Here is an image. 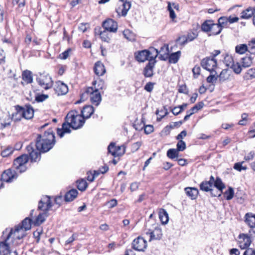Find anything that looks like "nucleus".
Here are the masks:
<instances>
[{
  "instance_id": "f257e3e1",
  "label": "nucleus",
  "mask_w": 255,
  "mask_h": 255,
  "mask_svg": "<svg viewBox=\"0 0 255 255\" xmlns=\"http://www.w3.org/2000/svg\"><path fill=\"white\" fill-rule=\"evenodd\" d=\"M55 136L52 129H49L41 136L38 135L35 143H30L26 147L32 162L40 160L41 152H46L51 149L55 144Z\"/></svg>"
},
{
  "instance_id": "f03ea898",
  "label": "nucleus",
  "mask_w": 255,
  "mask_h": 255,
  "mask_svg": "<svg viewBox=\"0 0 255 255\" xmlns=\"http://www.w3.org/2000/svg\"><path fill=\"white\" fill-rule=\"evenodd\" d=\"M67 123L71 124V128L74 129L81 128L85 123V120L76 110L70 111L65 118Z\"/></svg>"
},
{
  "instance_id": "7ed1b4c3",
  "label": "nucleus",
  "mask_w": 255,
  "mask_h": 255,
  "mask_svg": "<svg viewBox=\"0 0 255 255\" xmlns=\"http://www.w3.org/2000/svg\"><path fill=\"white\" fill-rule=\"evenodd\" d=\"M19 242H15L10 239V235L6 237L4 241L0 243V252L9 255H18L17 246Z\"/></svg>"
},
{
  "instance_id": "20e7f679",
  "label": "nucleus",
  "mask_w": 255,
  "mask_h": 255,
  "mask_svg": "<svg viewBox=\"0 0 255 255\" xmlns=\"http://www.w3.org/2000/svg\"><path fill=\"white\" fill-rule=\"evenodd\" d=\"M28 161V157L27 154H22L16 158L13 161V167L16 172L22 173L26 171V164Z\"/></svg>"
},
{
  "instance_id": "39448f33",
  "label": "nucleus",
  "mask_w": 255,
  "mask_h": 255,
  "mask_svg": "<svg viewBox=\"0 0 255 255\" xmlns=\"http://www.w3.org/2000/svg\"><path fill=\"white\" fill-rule=\"evenodd\" d=\"M36 81L38 84L45 90L51 88L53 86V82L51 76L45 72L40 74L37 77Z\"/></svg>"
},
{
  "instance_id": "423d86ee",
  "label": "nucleus",
  "mask_w": 255,
  "mask_h": 255,
  "mask_svg": "<svg viewBox=\"0 0 255 255\" xmlns=\"http://www.w3.org/2000/svg\"><path fill=\"white\" fill-rule=\"evenodd\" d=\"M153 51H155L154 56H152L150 57L149 62L146 65L143 70V74L146 78L151 77L153 75V68L154 67L156 61L155 58L158 56V52L155 48L152 49Z\"/></svg>"
},
{
  "instance_id": "0eeeda50",
  "label": "nucleus",
  "mask_w": 255,
  "mask_h": 255,
  "mask_svg": "<svg viewBox=\"0 0 255 255\" xmlns=\"http://www.w3.org/2000/svg\"><path fill=\"white\" fill-rule=\"evenodd\" d=\"M252 233L255 235V231L251 229L249 231V234L242 233L239 235V246L241 249H247L248 248H250L249 246L252 242L251 238V236L252 235Z\"/></svg>"
},
{
  "instance_id": "6e6552de",
  "label": "nucleus",
  "mask_w": 255,
  "mask_h": 255,
  "mask_svg": "<svg viewBox=\"0 0 255 255\" xmlns=\"http://www.w3.org/2000/svg\"><path fill=\"white\" fill-rule=\"evenodd\" d=\"M202 67L209 71L210 73H214L217 67L216 59L210 57H206L201 61Z\"/></svg>"
},
{
  "instance_id": "1a4fd4ad",
  "label": "nucleus",
  "mask_w": 255,
  "mask_h": 255,
  "mask_svg": "<svg viewBox=\"0 0 255 255\" xmlns=\"http://www.w3.org/2000/svg\"><path fill=\"white\" fill-rule=\"evenodd\" d=\"M89 98L92 103L96 102V88L92 87L87 88L85 91L81 94L80 100L76 101L75 104H79Z\"/></svg>"
},
{
  "instance_id": "9d476101",
  "label": "nucleus",
  "mask_w": 255,
  "mask_h": 255,
  "mask_svg": "<svg viewBox=\"0 0 255 255\" xmlns=\"http://www.w3.org/2000/svg\"><path fill=\"white\" fill-rule=\"evenodd\" d=\"M25 232L22 228H20V225L16 226L14 229H11L6 237L10 235V239L14 241L15 242H19L21 239L25 236Z\"/></svg>"
},
{
  "instance_id": "9b49d317",
  "label": "nucleus",
  "mask_w": 255,
  "mask_h": 255,
  "mask_svg": "<svg viewBox=\"0 0 255 255\" xmlns=\"http://www.w3.org/2000/svg\"><path fill=\"white\" fill-rule=\"evenodd\" d=\"M152 48H151L150 50H143L135 53V59L140 62H143L146 60L149 61L150 57L155 55V51H153Z\"/></svg>"
},
{
  "instance_id": "f8f14e48",
  "label": "nucleus",
  "mask_w": 255,
  "mask_h": 255,
  "mask_svg": "<svg viewBox=\"0 0 255 255\" xmlns=\"http://www.w3.org/2000/svg\"><path fill=\"white\" fill-rule=\"evenodd\" d=\"M108 152L114 157L121 156L125 152L124 146H116L115 142H112L108 146Z\"/></svg>"
},
{
  "instance_id": "ddd939ff",
  "label": "nucleus",
  "mask_w": 255,
  "mask_h": 255,
  "mask_svg": "<svg viewBox=\"0 0 255 255\" xmlns=\"http://www.w3.org/2000/svg\"><path fill=\"white\" fill-rule=\"evenodd\" d=\"M146 226L147 225H146L145 227H146ZM144 232L146 235H149V241L159 240L161 239L162 236V230L158 227H155L153 230L145 228Z\"/></svg>"
},
{
  "instance_id": "4468645a",
  "label": "nucleus",
  "mask_w": 255,
  "mask_h": 255,
  "mask_svg": "<svg viewBox=\"0 0 255 255\" xmlns=\"http://www.w3.org/2000/svg\"><path fill=\"white\" fill-rule=\"evenodd\" d=\"M147 247V242L145 239L140 237L135 239L132 243V248L137 251L143 252Z\"/></svg>"
},
{
  "instance_id": "2eb2a0df",
  "label": "nucleus",
  "mask_w": 255,
  "mask_h": 255,
  "mask_svg": "<svg viewBox=\"0 0 255 255\" xmlns=\"http://www.w3.org/2000/svg\"><path fill=\"white\" fill-rule=\"evenodd\" d=\"M102 26L105 30L110 32H116L118 29L117 22L111 18H109L103 21Z\"/></svg>"
},
{
  "instance_id": "dca6fc26",
  "label": "nucleus",
  "mask_w": 255,
  "mask_h": 255,
  "mask_svg": "<svg viewBox=\"0 0 255 255\" xmlns=\"http://www.w3.org/2000/svg\"><path fill=\"white\" fill-rule=\"evenodd\" d=\"M17 107L20 111L23 118L27 120H29L33 118L34 116V110L31 105H26L24 107L17 106Z\"/></svg>"
},
{
  "instance_id": "f3484780",
  "label": "nucleus",
  "mask_w": 255,
  "mask_h": 255,
  "mask_svg": "<svg viewBox=\"0 0 255 255\" xmlns=\"http://www.w3.org/2000/svg\"><path fill=\"white\" fill-rule=\"evenodd\" d=\"M17 177L16 171L8 169L5 170L1 174V180L6 182H11Z\"/></svg>"
},
{
  "instance_id": "a211bd4d",
  "label": "nucleus",
  "mask_w": 255,
  "mask_h": 255,
  "mask_svg": "<svg viewBox=\"0 0 255 255\" xmlns=\"http://www.w3.org/2000/svg\"><path fill=\"white\" fill-rule=\"evenodd\" d=\"M120 0L122 2V4L116 9V12L119 16H125L131 7V3L128 1H125L124 0Z\"/></svg>"
},
{
  "instance_id": "6ab92c4d",
  "label": "nucleus",
  "mask_w": 255,
  "mask_h": 255,
  "mask_svg": "<svg viewBox=\"0 0 255 255\" xmlns=\"http://www.w3.org/2000/svg\"><path fill=\"white\" fill-rule=\"evenodd\" d=\"M51 206L50 197L45 196L43 197L39 202L38 208L39 210L47 211L49 210Z\"/></svg>"
},
{
  "instance_id": "aec40b11",
  "label": "nucleus",
  "mask_w": 255,
  "mask_h": 255,
  "mask_svg": "<svg viewBox=\"0 0 255 255\" xmlns=\"http://www.w3.org/2000/svg\"><path fill=\"white\" fill-rule=\"evenodd\" d=\"M54 90L58 96L64 95L68 93V88L64 83L58 81L55 84Z\"/></svg>"
},
{
  "instance_id": "412c9836",
  "label": "nucleus",
  "mask_w": 255,
  "mask_h": 255,
  "mask_svg": "<svg viewBox=\"0 0 255 255\" xmlns=\"http://www.w3.org/2000/svg\"><path fill=\"white\" fill-rule=\"evenodd\" d=\"M218 32L216 33H220L224 28L228 27V21L227 16H221L218 20V23H216Z\"/></svg>"
},
{
  "instance_id": "4be33fe9",
  "label": "nucleus",
  "mask_w": 255,
  "mask_h": 255,
  "mask_svg": "<svg viewBox=\"0 0 255 255\" xmlns=\"http://www.w3.org/2000/svg\"><path fill=\"white\" fill-rule=\"evenodd\" d=\"M70 128H71V124L69 123H64L62 124L61 128H57V134L60 137H62L65 133H69L71 132Z\"/></svg>"
},
{
  "instance_id": "5701e85b",
  "label": "nucleus",
  "mask_w": 255,
  "mask_h": 255,
  "mask_svg": "<svg viewBox=\"0 0 255 255\" xmlns=\"http://www.w3.org/2000/svg\"><path fill=\"white\" fill-rule=\"evenodd\" d=\"M245 223L251 228H255V214L252 213H247L245 216Z\"/></svg>"
},
{
  "instance_id": "b1692460",
  "label": "nucleus",
  "mask_w": 255,
  "mask_h": 255,
  "mask_svg": "<svg viewBox=\"0 0 255 255\" xmlns=\"http://www.w3.org/2000/svg\"><path fill=\"white\" fill-rule=\"evenodd\" d=\"M94 112V109L93 107L91 106H86L83 107V109L81 110V116L83 118L88 119L89 118L92 114H93Z\"/></svg>"
},
{
  "instance_id": "393cba45",
  "label": "nucleus",
  "mask_w": 255,
  "mask_h": 255,
  "mask_svg": "<svg viewBox=\"0 0 255 255\" xmlns=\"http://www.w3.org/2000/svg\"><path fill=\"white\" fill-rule=\"evenodd\" d=\"M216 26L213 20H206L201 25V30L206 32L211 31L213 27Z\"/></svg>"
},
{
  "instance_id": "a878e982",
  "label": "nucleus",
  "mask_w": 255,
  "mask_h": 255,
  "mask_svg": "<svg viewBox=\"0 0 255 255\" xmlns=\"http://www.w3.org/2000/svg\"><path fill=\"white\" fill-rule=\"evenodd\" d=\"M185 191L186 195L192 200L196 199L199 193L198 189L195 187H186Z\"/></svg>"
},
{
  "instance_id": "bb28decb",
  "label": "nucleus",
  "mask_w": 255,
  "mask_h": 255,
  "mask_svg": "<svg viewBox=\"0 0 255 255\" xmlns=\"http://www.w3.org/2000/svg\"><path fill=\"white\" fill-rule=\"evenodd\" d=\"M255 14V7H249L241 12L242 19H249Z\"/></svg>"
},
{
  "instance_id": "cd10ccee",
  "label": "nucleus",
  "mask_w": 255,
  "mask_h": 255,
  "mask_svg": "<svg viewBox=\"0 0 255 255\" xmlns=\"http://www.w3.org/2000/svg\"><path fill=\"white\" fill-rule=\"evenodd\" d=\"M159 219L162 224H166L169 221L168 214L167 212L164 209H159L158 213Z\"/></svg>"
},
{
  "instance_id": "c85d7f7f",
  "label": "nucleus",
  "mask_w": 255,
  "mask_h": 255,
  "mask_svg": "<svg viewBox=\"0 0 255 255\" xmlns=\"http://www.w3.org/2000/svg\"><path fill=\"white\" fill-rule=\"evenodd\" d=\"M78 191L76 189H71L65 195V200L67 202L73 201L77 196Z\"/></svg>"
},
{
  "instance_id": "c756f323",
  "label": "nucleus",
  "mask_w": 255,
  "mask_h": 255,
  "mask_svg": "<svg viewBox=\"0 0 255 255\" xmlns=\"http://www.w3.org/2000/svg\"><path fill=\"white\" fill-rule=\"evenodd\" d=\"M181 56V51H178L170 54L168 56V61L170 63H177Z\"/></svg>"
},
{
  "instance_id": "7c9ffc66",
  "label": "nucleus",
  "mask_w": 255,
  "mask_h": 255,
  "mask_svg": "<svg viewBox=\"0 0 255 255\" xmlns=\"http://www.w3.org/2000/svg\"><path fill=\"white\" fill-rule=\"evenodd\" d=\"M20 228H22L23 230L25 231L29 230L31 228V220L28 218H26L22 222L21 225H20Z\"/></svg>"
},
{
  "instance_id": "2f4dec72",
  "label": "nucleus",
  "mask_w": 255,
  "mask_h": 255,
  "mask_svg": "<svg viewBox=\"0 0 255 255\" xmlns=\"http://www.w3.org/2000/svg\"><path fill=\"white\" fill-rule=\"evenodd\" d=\"M22 79L27 84H29L32 82L33 78L32 73L30 71L25 70L23 72Z\"/></svg>"
},
{
  "instance_id": "473e14b6",
  "label": "nucleus",
  "mask_w": 255,
  "mask_h": 255,
  "mask_svg": "<svg viewBox=\"0 0 255 255\" xmlns=\"http://www.w3.org/2000/svg\"><path fill=\"white\" fill-rule=\"evenodd\" d=\"M199 187L201 190L207 192L211 191L213 186L207 181H203L200 184Z\"/></svg>"
},
{
  "instance_id": "72a5a7b5",
  "label": "nucleus",
  "mask_w": 255,
  "mask_h": 255,
  "mask_svg": "<svg viewBox=\"0 0 255 255\" xmlns=\"http://www.w3.org/2000/svg\"><path fill=\"white\" fill-rule=\"evenodd\" d=\"M219 81L222 83L225 82L229 78V74L228 71L226 69L223 70L219 75H217Z\"/></svg>"
},
{
  "instance_id": "f704fd0d",
  "label": "nucleus",
  "mask_w": 255,
  "mask_h": 255,
  "mask_svg": "<svg viewBox=\"0 0 255 255\" xmlns=\"http://www.w3.org/2000/svg\"><path fill=\"white\" fill-rule=\"evenodd\" d=\"M235 51L237 53L243 54L248 51V47L246 44L237 45L235 47Z\"/></svg>"
},
{
  "instance_id": "c9c22d12",
  "label": "nucleus",
  "mask_w": 255,
  "mask_h": 255,
  "mask_svg": "<svg viewBox=\"0 0 255 255\" xmlns=\"http://www.w3.org/2000/svg\"><path fill=\"white\" fill-rule=\"evenodd\" d=\"M213 186L215 187L219 191H221V193H222L223 189L225 188V184L223 183L221 179L219 177H216L215 182L213 184Z\"/></svg>"
},
{
  "instance_id": "e433bc0d",
  "label": "nucleus",
  "mask_w": 255,
  "mask_h": 255,
  "mask_svg": "<svg viewBox=\"0 0 255 255\" xmlns=\"http://www.w3.org/2000/svg\"><path fill=\"white\" fill-rule=\"evenodd\" d=\"M106 68L101 61L97 62V76H102L106 73Z\"/></svg>"
},
{
  "instance_id": "4c0bfd02",
  "label": "nucleus",
  "mask_w": 255,
  "mask_h": 255,
  "mask_svg": "<svg viewBox=\"0 0 255 255\" xmlns=\"http://www.w3.org/2000/svg\"><path fill=\"white\" fill-rule=\"evenodd\" d=\"M109 31H106L104 30L103 31H101L100 33V34H99L100 37L103 41H104V42H106L107 43L110 42L111 35L109 33Z\"/></svg>"
},
{
  "instance_id": "58836bf2",
  "label": "nucleus",
  "mask_w": 255,
  "mask_h": 255,
  "mask_svg": "<svg viewBox=\"0 0 255 255\" xmlns=\"http://www.w3.org/2000/svg\"><path fill=\"white\" fill-rule=\"evenodd\" d=\"M179 155V151L174 148H170L167 152V156L171 159H174Z\"/></svg>"
},
{
  "instance_id": "ea45409f",
  "label": "nucleus",
  "mask_w": 255,
  "mask_h": 255,
  "mask_svg": "<svg viewBox=\"0 0 255 255\" xmlns=\"http://www.w3.org/2000/svg\"><path fill=\"white\" fill-rule=\"evenodd\" d=\"M124 37L129 41H133L135 39L134 34L129 29H126L123 31Z\"/></svg>"
},
{
  "instance_id": "a19ab883",
  "label": "nucleus",
  "mask_w": 255,
  "mask_h": 255,
  "mask_svg": "<svg viewBox=\"0 0 255 255\" xmlns=\"http://www.w3.org/2000/svg\"><path fill=\"white\" fill-rule=\"evenodd\" d=\"M77 187L79 190L84 191L87 187V183L84 179H81L77 181Z\"/></svg>"
},
{
  "instance_id": "79ce46f5",
  "label": "nucleus",
  "mask_w": 255,
  "mask_h": 255,
  "mask_svg": "<svg viewBox=\"0 0 255 255\" xmlns=\"http://www.w3.org/2000/svg\"><path fill=\"white\" fill-rule=\"evenodd\" d=\"M224 195L227 200H231L234 196V189L231 187H229L228 190L224 193Z\"/></svg>"
},
{
  "instance_id": "37998d69",
  "label": "nucleus",
  "mask_w": 255,
  "mask_h": 255,
  "mask_svg": "<svg viewBox=\"0 0 255 255\" xmlns=\"http://www.w3.org/2000/svg\"><path fill=\"white\" fill-rule=\"evenodd\" d=\"M242 66L244 67H248L252 63V58L250 56H246L242 58Z\"/></svg>"
},
{
  "instance_id": "c03bdc74",
  "label": "nucleus",
  "mask_w": 255,
  "mask_h": 255,
  "mask_svg": "<svg viewBox=\"0 0 255 255\" xmlns=\"http://www.w3.org/2000/svg\"><path fill=\"white\" fill-rule=\"evenodd\" d=\"M210 73V75L207 78V82L209 83H214L218 79L217 75V72L215 71L214 73Z\"/></svg>"
},
{
  "instance_id": "a18cd8bd",
  "label": "nucleus",
  "mask_w": 255,
  "mask_h": 255,
  "mask_svg": "<svg viewBox=\"0 0 255 255\" xmlns=\"http://www.w3.org/2000/svg\"><path fill=\"white\" fill-rule=\"evenodd\" d=\"M17 112L13 114L12 115V120L14 122H18L21 120V118L22 117V115L20 112V111L19 110L18 107H16Z\"/></svg>"
},
{
  "instance_id": "49530a36",
  "label": "nucleus",
  "mask_w": 255,
  "mask_h": 255,
  "mask_svg": "<svg viewBox=\"0 0 255 255\" xmlns=\"http://www.w3.org/2000/svg\"><path fill=\"white\" fill-rule=\"evenodd\" d=\"M224 63L227 66L230 67L234 63L232 56L228 53L226 54L224 57Z\"/></svg>"
},
{
  "instance_id": "de8ad7c7",
  "label": "nucleus",
  "mask_w": 255,
  "mask_h": 255,
  "mask_svg": "<svg viewBox=\"0 0 255 255\" xmlns=\"http://www.w3.org/2000/svg\"><path fill=\"white\" fill-rule=\"evenodd\" d=\"M176 42L177 44L181 45V46H184L186 43L188 42L186 36L185 35H182L181 36H179L176 40Z\"/></svg>"
},
{
  "instance_id": "09e8293b",
  "label": "nucleus",
  "mask_w": 255,
  "mask_h": 255,
  "mask_svg": "<svg viewBox=\"0 0 255 255\" xmlns=\"http://www.w3.org/2000/svg\"><path fill=\"white\" fill-rule=\"evenodd\" d=\"M13 151V149L11 146H8L5 149L3 150L1 152V155L2 157H7L10 155Z\"/></svg>"
},
{
  "instance_id": "8fccbe9b",
  "label": "nucleus",
  "mask_w": 255,
  "mask_h": 255,
  "mask_svg": "<svg viewBox=\"0 0 255 255\" xmlns=\"http://www.w3.org/2000/svg\"><path fill=\"white\" fill-rule=\"evenodd\" d=\"M198 36V34L196 31H191L188 32L186 37L189 42L194 40Z\"/></svg>"
},
{
  "instance_id": "3c124183",
  "label": "nucleus",
  "mask_w": 255,
  "mask_h": 255,
  "mask_svg": "<svg viewBox=\"0 0 255 255\" xmlns=\"http://www.w3.org/2000/svg\"><path fill=\"white\" fill-rule=\"evenodd\" d=\"M244 163V161L236 163L234 165V168L240 172L242 170H246L247 169V167L245 166H243V164Z\"/></svg>"
},
{
  "instance_id": "603ef678",
  "label": "nucleus",
  "mask_w": 255,
  "mask_h": 255,
  "mask_svg": "<svg viewBox=\"0 0 255 255\" xmlns=\"http://www.w3.org/2000/svg\"><path fill=\"white\" fill-rule=\"evenodd\" d=\"M247 79H252L255 78V68H251L249 69L246 74Z\"/></svg>"
},
{
  "instance_id": "864d4df0",
  "label": "nucleus",
  "mask_w": 255,
  "mask_h": 255,
  "mask_svg": "<svg viewBox=\"0 0 255 255\" xmlns=\"http://www.w3.org/2000/svg\"><path fill=\"white\" fill-rule=\"evenodd\" d=\"M167 9L169 12L170 18H171L172 20L175 19L176 18V15L172 7L171 6V3L170 2H168Z\"/></svg>"
},
{
  "instance_id": "5fc2aeb1",
  "label": "nucleus",
  "mask_w": 255,
  "mask_h": 255,
  "mask_svg": "<svg viewBox=\"0 0 255 255\" xmlns=\"http://www.w3.org/2000/svg\"><path fill=\"white\" fill-rule=\"evenodd\" d=\"M45 220L44 215L43 214H39L38 217L36 218L34 224L35 225H40Z\"/></svg>"
},
{
  "instance_id": "6e6d98bb",
  "label": "nucleus",
  "mask_w": 255,
  "mask_h": 255,
  "mask_svg": "<svg viewBox=\"0 0 255 255\" xmlns=\"http://www.w3.org/2000/svg\"><path fill=\"white\" fill-rule=\"evenodd\" d=\"M176 149L179 151H182L186 148V143L182 140H180L177 143Z\"/></svg>"
},
{
  "instance_id": "4d7b16f0",
  "label": "nucleus",
  "mask_w": 255,
  "mask_h": 255,
  "mask_svg": "<svg viewBox=\"0 0 255 255\" xmlns=\"http://www.w3.org/2000/svg\"><path fill=\"white\" fill-rule=\"evenodd\" d=\"M204 105V104L203 102H200L196 104L194 107H193L190 110L187 111V113H189L190 111H196L197 112L201 110L203 107Z\"/></svg>"
},
{
  "instance_id": "13d9d810",
  "label": "nucleus",
  "mask_w": 255,
  "mask_h": 255,
  "mask_svg": "<svg viewBox=\"0 0 255 255\" xmlns=\"http://www.w3.org/2000/svg\"><path fill=\"white\" fill-rule=\"evenodd\" d=\"M108 170V166L107 164H104L103 166L99 167V168L97 170V176L100 174H104L106 173Z\"/></svg>"
},
{
  "instance_id": "bf43d9fd",
  "label": "nucleus",
  "mask_w": 255,
  "mask_h": 255,
  "mask_svg": "<svg viewBox=\"0 0 255 255\" xmlns=\"http://www.w3.org/2000/svg\"><path fill=\"white\" fill-rule=\"evenodd\" d=\"M233 70L234 72L236 74H240L241 72L242 68L241 66L238 64L234 63L230 66Z\"/></svg>"
},
{
  "instance_id": "052dcab7",
  "label": "nucleus",
  "mask_w": 255,
  "mask_h": 255,
  "mask_svg": "<svg viewBox=\"0 0 255 255\" xmlns=\"http://www.w3.org/2000/svg\"><path fill=\"white\" fill-rule=\"evenodd\" d=\"M178 92L183 93L186 95L188 94V89L185 84L180 85L178 89Z\"/></svg>"
},
{
  "instance_id": "680f3d73",
  "label": "nucleus",
  "mask_w": 255,
  "mask_h": 255,
  "mask_svg": "<svg viewBox=\"0 0 255 255\" xmlns=\"http://www.w3.org/2000/svg\"><path fill=\"white\" fill-rule=\"evenodd\" d=\"M141 142L140 141H137L136 142L133 143L132 144L131 146V150L132 152L136 151L141 146Z\"/></svg>"
},
{
  "instance_id": "e2e57ef3",
  "label": "nucleus",
  "mask_w": 255,
  "mask_h": 255,
  "mask_svg": "<svg viewBox=\"0 0 255 255\" xmlns=\"http://www.w3.org/2000/svg\"><path fill=\"white\" fill-rule=\"evenodd\" d=\"M201 68L200 66L196 65L192 69V72L194 75V78H197L200 74Z\"/></svg>"
},
{
  "instance_id": "0e129e2a",
  "label": "nucleus",
  "mask_w": 255,
  "mask_h": 255,
  "mask_svg": "<svg viewBox=\"0 0 255 255\" xmlns=\"http://www.w3.org/2000/svg\"><path fill=\"white\" fill-rule=\"evenodd\" d=\"M87 179L90 182H92L94 180L96 175V170H94L93 172L88 171L87 172Z\"/></svg>"
},
{
  "instance_id": "69168bd1",
  "label": "nucleus",
  "mask_w": 255,
  "mask_h": 255,
  "mask_svg": "<svg viewBox=\"0 0 255 255\" xmlns=\"http://www.w3.org/2000/svg\"><path fill=\"white\" fill-rule=\"evenodd\" d=\"M48 98V96L47 95H39L35 97V100L38 102H41L47 99Z\"/></svg>"
},
{
  "instance_id": "338daca9",
  "label": "nucleus",
  "mask_w": 255,
  "mask_h": 255,
  "mask_svg": "<svg viewBox=\"0 0 255 255\" xmlns=\"http://www.w3.org/2000/svg\"><path fill=\"white\" fill-rule=\"evenodd\" d=\"M249 45L250 47V49H248V51L251 53L255 54V51L254 50L255 49V40H252Z\"/></svg>"
},
{
  "instance_id": "774afa93",
  "label": "nucleus",
  "mask_w": 255,
  "mask_h": 255,
  "mask_svg": "<svg viewBox=\"0 0 255 255\" xmlns=\"http://www.w3.org/2000/svg\"><path fill=\"white\" fill-rule=\"evenodd\" d=\"M243 255H255V250L253 248H248L244 253Z\"/></svg>"
}]
</instances>
